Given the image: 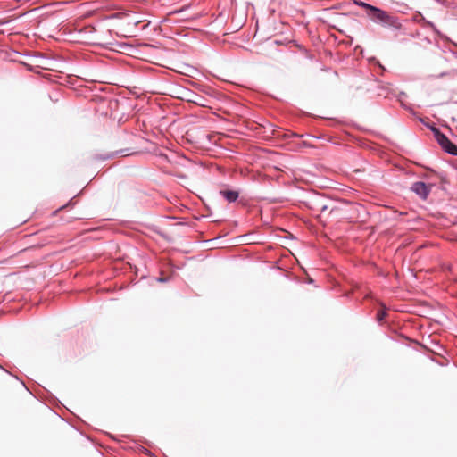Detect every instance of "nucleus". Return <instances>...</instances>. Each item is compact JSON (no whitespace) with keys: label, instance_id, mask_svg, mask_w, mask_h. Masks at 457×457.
Wrapping results in <instances>:
<instances>
[{"label":"nucleus","instance_id":"obj_1","mask_svg":"<svg viewBox=\"0 0 457 457\" xmlns=\"http://www.w3.org/2000/svg\"><path fill=\"white\" fill-rule=\"evenodd\" d=\"M368 15L374 22L380 23L385 27L398 29L401 26L396 17L378 7L371 8V12Z\"/></svg>","mask_w":457,"mask_h":457},{"label":"nucleus","instance_id":"obj_2","mask_svg":"<svg viewBox=\"0 0 457 457\" xmlns=\"http://www.w3.org/2000/svg\"><path fill=\"white\" fill-rule=\"evenodd\" d=\"M434 136L440 146L448 154L457 155V145L452 143L448 137L441 133L439 129H433Z\"/></svg>","mask_w":457,"mask_h":457},{"label":"nucleus","instance_id":"obj_3","mask_svg":"<svg viewBox=\"0 0 457 457\" xmlns=\"http://www.w3.org/2000/svg\"><path fill=\"white\" fill-rule=\"evenodd\" d=\"M411 189L422 199H427L431 191V186H428L424 182L418 181L412 184Z\"/></svg>","mask_w":457,"mask_h":457},{"label":"nucleus","instance_id":"obj_4","mask_svg":"<svg viewBox=\"0 0 457 457\" xmlns=\"http://www.w3.org/2000/svg\"><path fill=\"white\" fill-rule=\"evenodd\" d=\"M220 194L228 202H236L239 196V193L236 190L223 189L220 191Z\"/></svg>","mask_w":457,"mask_h":457},{"label":"nucleus","instance_id":"obj_5","mask_svg":"<svg viewBox=\"0 0 457 457\" xmlns=\"http://www.w3.org/2000/svg\"><path fill=\"white\" fill-rule=\"evenodd\" d=\"M320 212L322 214H326L327 212H328V215H332V214H337L339 212V208L336 207V206H332L330 204H320Z\"/></svg>","mask_w":457,"mask_h":457},{"label":"nucleus","instance_id":"obj_6","mask_svg":"<svg viewBox=\"0 0 457 457\" xmlns=\"http://www.w3.org/2000/svg\"><path fill=\"white\" fill-rule=\"evenodd\" d=\"M386 315H387L385 307L383 306V309L378 311L377 313V320L378 321H382V320H384V319L386 318Z\"/></svg>","mask_w":457,"mask_h":457},{"label":"nucleus","instance_id":"obj_7","mask_svg":"<svg viewBox=\"0 0 457 457\" xmlns=\"http://www.w3.org/2000/svg\"><path fill=\"white\" fill-rule=\"evenodd\" d=\"M354 3H355L357 5L361 6V7H363V8H365L366 10H368V11H369V12H371V8H374V7H375V6H373V5H370V4H366V3H364V2H361V1H354Z\"/></svg>","mask_w":457,"mask_h":457}]
</instances>
